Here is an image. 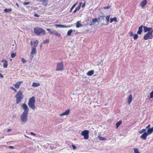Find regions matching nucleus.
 <instances>
[{
  "label": "nucleus",
  "mask_w": 153,
  "mask_h": 153,
  "mask_svg": "<svg viewBox=\"0 0 153 153\" xmlns=\"http://www.w3.org/2000/svg\"><path fill=\"white\" fill-rule=\"evenodd\" d=\"M22 107L24 111L21 115V119L22 122L25 123L27 120L29 109L25 103H24L22 105Z\"/></svg>",
  "instance_id": "f257e3e1"
},
{
  "label": "nucleus",
  "mask_w": 153,
  "mask_h": 153,
  "mask_svg": "<svg viewBox=\"0 0 153 153\" xmlns=\"http://www.w3.org/2000/svg\"><path fill=\"white\" fill-rule=\"evenodd\" d=\"M34 31L35 33L38 36H43L45 34V31L43 29L38 27L34 28Z\"/></svg>",
  "instance_id": "f03ea898"
},
{
  "label": "nucleus",
  "mask_w": 153,
  "mask_h": 153,
  "mask_svg": "<svg viewBox=\"0 0 153 153\" xmlns=\"http://www.w3.org/2000/svg\"><path fill=\"white\" fill-rule=\"evenodd\" d=\"M15 97L16 98V103L18 104L24 98L23 93L22 91L20 90L19 91L16 95Z\"/></svg>",
  "instance_id": "7ed1b4c3"
},
{
  "label": "nucleus",
  "mask_w": 153,
  "mask_h": 153,
  "mask_svg": "<svg viewBox=\"0 0 153 153\" xmlns=\"http://www.w3.org/2000/svg\"><path fill=\"white\" fill-rule=\"evenodd\" d=\"M35 98L34 97H33L29 99L28 103V105L33 110H34L35 108Z\"/></svg>",
  "instance_id": "20e7f679"
},
{
  "label": "nucleus",
  "mask_w": 153,
  "mask_h": 153,
  "mask_svg": "<svg viewBox=\"0 0 153 153\" xmlns=\"http://www.w3.org/2000/svg\"><path fill=\"white\" fill-rule=\"evenodd\" d=\"M153 32H152V31L150 32H148L144 36V39L146 40L149 39H152L153 37L152 35Z\"/></svg>",
  "instance_id": "39448f33"
},
{
  "label": "nucleus",
  "mask_w": 153,
  "mask_h": 153,
  "mask_svg": "<svg viewBox=\"0 0 153 153\" xmlns=\"http://www.w3.org/2000/svg\"><path fill=\"white\" fill-rule=\"evenodd\" d=\"M89 133L88 130H85L81 132V135L84 136V139L87 140L89 138Z\"/></svg>",
  "instance_id": "423d86ee"
},
{
  "label": "nucleus",
  "mask_w": 153,
  "mask_h": 153,
  "mask_svg": "<svg viewBox=\"0 0 153 153\" xmlns=\"http://www.w3.org/2000/svg\"><path fill=\"white\" fill-rule=\"evenodd\" d=\"M143 30L144 32H146L147 31L148 32H150L152 31L153 32V29L152 28L148 27L146 26L143 27Z\"/></svg>",
  "instance_id": "0eeeda50"
},
{
  "label": "nucleus",
  "mask_w": 153,
  "mask_h": 153,
  "mask_svg": "<svg viewBox=\"0 0 153 153\" xmlns=\"http://www.w3.org/2000/svg\"><path fill=\"white\" fill-rule=\"evenodd\" d=\"M36 49L35 48L33 47L32 48L31 51V59H32L33 56V55L34 54H36Z\"/></svg>",
  "instance_id": "6e6552de"
},
{
  "label": "nucleus",
  "mask_w": 153,
  "mask_h": 153,
  "mask_svg": "<svg viewBox=\"0 0 153 153\" xmlns=\"http://www.w3.org/2000/svg\"><path fill=\"white\" fill-rule=\"evenodd\" d=\"M22 83H23L22 81H19L16 82L15 84H14L13 86L16 88L18 89L19 88L20 85Z\"/></svg>",
  "instance_id": "1a4fd4ad"
},
{
  "label": "nucleus",
  "mask_w": 153,
  "mask_h": 153,
  "mask_svg": "<svg viewBox=\"0 0 153 153\" xmlns=\"http://www.w3.org/2000/svg\"><path fill=\"white\" fill-rule=\"evenodd\" d=\"M70 112V109H67L65 111L61 114H59V115L60 116H62L64 115H69V113Z\"/></svg>",
  "instance_id": "9d476101"
},
{
  "label": "nucleus",
  "mask_w": 153,
  "mask_h": 153,
  "mask_svg": "<svg viewBox=\"0 0 153 153\" xmlns=\"http://www.w3.org/2000/svg\"><path fill=\"white\" fill-rule=\"evenodd\" d=\"M98 22V19L97 18H94L92 19V21H90L89 22V25L91 26L93 25L97 22Z\"/></svg>",
  "instance_id": "9b49d317"
},
{
  "label": "nucleus",
  "mask_w": 153,
  "mask_h": 153,
  "mask_svg": "<svg viewBox=\"0 0 153 153\" xmlns=\"http://www.w3.org/2000/svg\"><path fill=\"white\" fill-rule=\"evenodd\" d=\"M148 135L146 132L144 133L140 137V138L144 140H146L147 139V137Z\"/></svg>",
  "instance_id": "f8f14e48"
},
{
  "label": "nucleus",
  "mask_w": 153,
  "mask_h": 153,
  "mask_svg": "<svg viewBox=\"0 0 153 153\" xmlns=\"http://www.w3.org/2000/svg\"><path fill=\"white\" fill-rule=\"evenodd\" d=\"M1 62L3 63V66L4 67H7V61L5 59H2L1 61Z\"/></svg>",
  "instance_id": "ddd939ff"
},
{
  "label": "nucleus",
  "mask_w": 153,
  "mask_h": 153,
  "mask_svg": "<svg viewBox=\"0 0 153 153\" xmlns=\"http://www.w3.org/2000/svg\"><path fill=\"white\" fill-rule=\"evenodd\" d=\"M143 27V25H141L140 26L139 28H138V31L137 32V33L138 34H141V33L143 31V29L142 28Z\"/></svg>",
  "instance_id": "4468645a"
},
{
  "label": "nucleus",
  "mask_w": 153,
  "mask_h": 153,
  "mask_svg": "<svg viewBox=\"0 0 153 153\" xmlns=\"http://www.w3.org/2000/svg\"><path fill=\"white\" fill-rule=\"evenodd\" d=\"M147 3L146 0H143L140 3V5L142 7H144Z\"/></svg>",
  "instance_id": "2eb2a0df"
},
{
  "label": "nucleus",
  "mask_w": 153,
  "mask_h": 153,
  "mask_svg": "<svg viewBox=\"0 0 153 153\" xmlns=\"http://www.w3.org/2000/svg\"><path fill=\"white\" fill-rule=\"evenodd\" d=\"M94 73V71L93 70H92L90 71H89L88 72L87 74L86 75H87L89 76H92Z\"/></svg>",
  "instance_id": "dca6fc26"
},
{
  "label": "nucleus",
  "mask_w": 153,
  "mask_h": 153,
  "mask_svg": "<svg viewBox=\"0 0 153 153\" xmlns=\"http://www.w3.org/2000/svg\"><path fill=\"white\" fill-rule=\"evenodd\" d=\"M40 2H42V4L44 5V6H46L48 4V0H45L43 1H40Z\"/></svg>",
  "instance_id": "f3484780"
},
{
  "label": "nucleus",
  "mask_w": 153,
  "mask_h": 153,
  "mask_svg": "<svg viewBox=\"0 0 153 153\" xmlns=\"http://www.w3.org/2000/svg\"><path fill=\"white\" fill-rule=\"evenodd\" d=\"M132 100V95L131 94H130L128 97V103L129 104H130Z\"/></svg>",
  "instance_id": "a211bd4d"
},
{
  "label": "nucleus",
  "mask_w": 153,
  "mask_h": 153,
  "mask_svg": "<svg viewBox=\"0 0 153 153\" xmlns=\"http://www.w3.org/2000/svg\"><path fill=\"white\" fill-rule=\"evenodd\" d=\"M55 26L56 28L60 27V28H66L68 27L66 26H64L62 25H55Z\"/></svg>",
  "instance_id": "6ab92c4d"
},
{
  "label": "nucleus",
  "mask_w": 153,
  "mask_h": 153,
  "mask_svg": "<svg viewBox=\"0 0 153 153\" xmlns=\"http://www.w3.org/2000/svg\"><path fill=\"white\" fill-rule=\"evenodd\" d=\"M40 85V84L38 82H34L33 83L32 86L34 87H37Z\"/></svg>",
  "instance_id": "aec40b11"
},
{
  "label": "nucleus",
  "mask_w": 153,
  "mask_h": 153,
  "mask_svg": "<svg viewBox=\"0 0 153 153\" xmlns=\"http://www.w3.org/2000/svg\"><path fill=\"white\" fill-rule=\"evenodd\" d=\"M113 21H114L115 22H117L118 21L117 19V18L116 17H115L113 18H110V22L111 23H112Z\"/></svg>",
  "instance_id": "412c9836"
},
{
  "label": "nucleus",
  "mask_w": 153,
  "mask_h": 153,
  "mask_svg": "<svg viewBox=\"0 0 153 153\" xmlns=\"http://www.w3.org/2000/svg\"><path fill=\"white\" fill-rule=\"evenodd\" d=\"M53 34L58 37H60L61 36V35L60 33H59L57 32L54 30H53Z\"/></svg>",
  "instance_id": "4be33fe9"
},
{
  "label": "nucleus",
  "mask_w": 153,
  "mask_h": 153,
  "mask_svg": "<svg viewBox=\"0 0 153 153\" xmlns=\"http://www.w3.org/2000/svg\"><path fill=\"white\" fill-rule=\"evenodd\" d=\"M122 121L120 120L117 122L116 124V128H118V127L122 124Z\"/></svg>",
  "instance_id": "5701e85b"
},
{
  "label": "nucleus",
  "mask_w": 153,
  "mask_h": 153,
  "mask_svg": "<svg viewBox=\"0 0 153 153\" xmlns=\"http://www.w3.org/2000/svg\"><path fill=\"white\" fill-rule=\"evenodd\" d=\"M152 132L153 131L151 129V128H149L148 129L146 133L148 135H149L152 133Z\"/></svg>",
  "instance_id": "b1692460"
},
{
  "label": "nucleus",
  "mask_w": 153,
  "mask_h": 153,
  "mask_svg": "<svg viewBox=\"0 0 153 153\" xmlns=\"http://www.w3.org/2000/svg\"><path fill=\"white\" fill-rule=\"evenodd\" d=\"M82 25L81 24L79 21L77 22L76 23V26L78 28L81 27Z\"/></svg>",
  "instance_id": "393cba45"
},
{
  "label": "nucleus",
  "mask_w": 153,
  "mask_h": 153,
  "mask_svg": "<svg viewBox=\"0 0 153 153\" xmlns=\"http://www.w3.org/2000/svg\"><path fill=\"white\" fill-rule=\"evenodd\" d=\"M39 43V41L37 40H36L33 42V46L35 48L37 46Z\"/></svg>",
  "instance_id": "a878e982"
},
{
  "label": "nucleus",
  "mask_w": 153,
  "mask_h": 153,
  "mask_svg": "<svg viewBox=\"0 0 153 153\" xmlns=\"http://www.w3.org/2000/svg\"><path fill=\"white\" fill-rule=\"evenodd\" d=\"M63 62H61L57 63L56 67H63Z\"/></svg>",
  "instance_id": "bb28decb"
},
{
  "label": "nucleus",
  "mask_w": 153,
  "mask_h": 153,
  "mask_svg": "<svg viewBox=\"0 0 153 153\" xmlns=\"http://www.w3.org/2000/svg\"><path fill=\"white\" fill-rule=\"evenodd\" d=\"M80 5L78 6L76 8L73 13H75L77 11L79 10L80 9Z\"/></svg>",
  "instance_id": "cd10ccee"
},
{
  "label": "nucleus",
  "mask_w": 153,
  "mask_h": 153,
  "mask_svg": "<svg viewBox=\"0 0 153 153\" xmlns=\"http://www.w3.org/2000/svg\"><path fill=\"white\" fill-rule=\"evenodd\" d=\"M73 32V30L72 29H71L68 31L67 32V35L68 36H70L71 34V33Z\"/></svg>",
  "instance_id": "c85d7f7f"
},
{
  "label": "nucleus",
  "mask_w": 153,
  "mask_h": 153,
  "mask_svg": "<svg viewBox=\"0 0 153 153\" xmlns=\"http://www.w3.org/2000/svg\"><path fill=\"white\" fill-rule=\"evenodd\" d=\"M12 11V9L10 8V9H7V8H5L4 10V11L5 12H11Z\"/></svg>",
  "instance_id": "c756f323"
},
{
  "label": "nucleus",
  "mask_w": 153,
  "mask_h": 153,
  "mask_svg": "<svg viewBox=\"0 0 153 153\" xmlns=\"http://www.w3.org/2000/svg\"><path fill=\"white\" fill-rule=\"evenodd\" d=\"M98 138L100 140H106V138L102 137L100 136H98Z\"/></svg>",
  "instance_id": "7c9ffc66"
},
{
  "label": "nucleus",
  "mask_w": 153,
  "mask_h": 153,
  "mask_svg": "<svg viewBox=\"0 0 153 153\" xmlns=\"http://www.w3.org/2000/svg\"><path fill=\"white\" fill-rule=\"evenodd\" d=\"M134 153H140V152L139 151L138 149L137 148H134Z\"/></svg>",
  "instance_id": "2f4dec72"
},
{
  "label": "nucleus",
  "mask_w": 153,
  "mask_h": 153,
  "mask_svg": "<svg viewBox=\"0 0 153 153\" xmlns=\"http://www.w3.org/2000/svg\"><path fill=\"white\" fill-rule=\"evenodd\" d=\"M146 129H143L140 131H139V133L140 134H142L143 133H144L146 132Z\"/></svg>",
  "instance_id": "473e14b6"
},
{
  "label": "nucleus",
  "mask_w": 153,
  "mask_h": 153,
  "mask_svg": "<svg viewBox=\"0 0 153 153\" xmlns=\"http://www.w3.org/2000/svg\"><path fill=\"white\" fill-rule=\"evenodd\" d=\"M110 17V15H108L105 17V20L107 22H108L109 21Z\"/></svg>",
  "instance_id": "72a5a7b5"
},
{
  "label": "nucleus",
  "mask_w": 153,
  "mask_h": 153,
  "mask_svg": "<svg viewBox=\"0 0 153 153\" xmlns=\"http://www.w3.org/2000/svg\"><path fill=\"white\" fill-rule=\"evenodd\" d=\"M47 30L51 34H53V30H52L51 29L47 28Z\"/></svg>",
  "instance_id": "f704fd0d"
},
{
  "label": "nucleus",
  "mask_w": 153,
  "mask_h": 153,
  "mask_svg": "<svg viewBox=\"0 0 153 153\" xmlns=\"http://www.w3.org/2000/svg\"><path fill=\"white\" fill-rule=\"evenodd\" d=\"M133 36L134 39H136L138 38V36L137 34H134Z\"/></svg>",
  "instance_id": "c9c22d12"
},
{
  "label": "nucleus",
  "mask_w": 153,
  "mask_h": 153,
  "mask_svg": "<svg viewBox=\"0 0 153 153\" xmlns=\"http://www.w3.org/2000/svg\"><path fill=\"white\" fill-rule=\"evenodd\" d=\"M63 70V68H57L56 70V71H62Z\"/></svg>",
  "instance_id": "e433bc0d"
},
{
  "label": "nucleus",
  "mask_w": 153,
  "mask_h": 153,
  "mask_svg": "<svg viewBox=\"0 0 153 153\" xmlns=\"http://www.w3.org/2000/svg\"><path fill=\"white\" fill-rule=\"evenodd\" d=\"M77 4V2H76V3L74 4L73 6L72 7L71 9V12L72 11V10L75 7L76 5Z\"/></svg>",
  "instance_id": "4c0bfd02"
},
{
  "label": "nucleus",
  "mask_w": 153,
  "mask_h": 153,
  "mask_svg": "<svg viewBox=\"0 0 153 153\" xmlns=\"http://www.w3.org/2000/svg\"><path fill=\"white\" fill-rule=\"evenodd\" d=\"M21 61L23 63H25L26 62V60L24 58H21Z\"/></svg>",
  "instance_id": "58836bf2"
},
{
  "label": "nucleus",
  "mask_w": 153,
  "mask_h": 153,
  "mask_svg": "<svg viewBox=\"0 0 153 153\" xmlns=\"http://www.w3.org/2000/svg\"><path fill=\"white\" fill-rule=\"evenodd\" d=\"M16 56V54L15 53H13L11 54V57L12 58Z\"/></svg>",
  "instance_id": "ea45409f"
},
{
  "label": "nucleus",
  "mask_w": 153,
  "mask_h": 153,
  "mask_svg": "<svg viewBox=\"0 0 153 153\" xmlns=\"http://www.w3.org/2000/svg\"><path fill=\"white\" fill-rule=\"evenodd\" d=\"M111 7V5H108L107 6L104 7H103V8L104 9H108V8H110Z\"/></svg>",
  "instance_id": "a19ab883"
},
{
  "label": "nucleus",
  "mask_w": 153,
  "mask_h": 153,
  "mask_svg": "<svg viewBox=\"0 0 153 153\" xmlns=\"http://www.w3.org/2000/svg\"><path fill=\"white\" fill-rule=\"evenodd\" d=\"M150 98H153V91L150 94Z\"/></svg>",
  "instance_id": "79ce46f5"
},
{
  "label": "nucleus",
  "mask_w": 153,
  "mask_h": 153,
  "mask_svg": "<svg viewBox=\"0 0 153 153\" xmlns=\"http://www.w3.org/2000/svg\"><path fill=\"white\" fill-rule=\"evenodd\" d=\"M43 42L44 43H48L49 42V40L48 39H46V40L44 41Z\"/></svg>",
  "instance_id": "37998d69"
},
{
  "label": "nucleus",
  "mask_w": 153,
  "mask_h": 153,
  "mask_svg": "<svg viewBox=\"0 0 153 153\" xmlns=\"http://www.w3.org/2000/svg\"><path fill=\"white\" fill-rule=\"evenodd\" d=\"M72 147L73 149H76V146H75V145H74V144L72 145Z\"/></svg>",
  "instance_id": "c03bdc74"
},
{
  "label": "nucleus",
  "mask_w": 153,
  "mask_h": 153,
  "mask_svg": "<svg viewBox=\"0 0 153 153\" xmlns=\"http://www.w3.org/2000/svg\"><path fill=\"white\" fill-rule=\"evenodd\" d=\"M30 3V2H25V3L23 4H24V5H28V4Z\"/></svg>",
  "instance_id": "a18cd8bd"
},
{
  "label": "nucleus",
  "mask_w": 153,
  "mask_h": 153,
  "mask_svg": "<svg viewBox=\"0 0 153 153\" xmlns=\"http://www.w3.org/2000/svg\"><path fill=\"white\" fill-rule=\"evenodd\" d=\"M34 16L36 17H39L40 16L39 15L36 13H35L34 14Z\"/></svg>",
  "instance_id": "49530a36"
},
{
  "label": "nucleus",
  "mask_w": 153,
  "mask_h": 153,
  "mask_svg": "<svg viewBox=\"0 0 153 153\" xmlns=\"http://www.w3.org/2000/svg\"><path fill=\"white\" fill-rule=\"evenodd\" d=\"M129 34L130 36H133L134 35L133 33L132 32H130Z\"/></svg>",
  "instance_id": "de8ad7c7"
},
{
  "label": "nucleus",
  "mask_w": 153,
  "mask_h": 153,
  "mask_svg": "<svg viewBox=\"0 0 153 153\" xmlns=\"http://www.w3.org/2000/svg\"><path fill=\"white\" fill-rule=\"evenodd\" d=\"M9 148L10 149H13L14 148V147L13 146H9Z\"/></svg>",
  "instance_id": "09e8293b"
},
{
  "label": "nucleus",
  "mask_w": 153,
  "mask_h": 153,
  "mask_svg": "<svg viewBox=\"0 0 153 153\" xmlns=\"http://www.w3.org/2000/svg\"><path fill=\"white\" fill-rule=\"evenodd\" d=\"M150 126V125H149L148 126H147V127H146V128L145 129H148V128H149Z\"/></svg>",
  "instance_id": "8fccbe9b"
},
{
  "label": "nucleus",
  "mask_w": 153,
  "mask_h": 153,
  "mask_svg": "<svg viewBox=\"0 0 153 153\" xmlns=\"http://www.w3.org/2000/svg\"><path fill=\"white\" fill-rule=\"evenodd\" d=\"M30 134L31 135H33L34 136H35L36 135V134L34 133H33V132H30Z\"/></svg>",
  "instance_id": "3c124183"
},
{
  "label": "nucleus",
  "mask_w": 153,
  "mask_h": 153,
  "mask_svg": "<svg viewBox=\"0 0 153 153\" xmlns=\"http://www.w3.org/2000/svg\"><path fill=\"white\" fill-rule=\"evenodd\" d=\"M0 77H1V78H3L4 77V76H3L2 74H1V73H0Z\"/></svg>",
  "instance_id": "603ef678"
},
{
  "label": "nucleus",
  "mask_w": 153,
  "mask_h": 153,
  "mask_svg": "<svg viewBox=\"0 0 153 153\" xmlns=\"http://www.w3.org/2000/svg\"><path fill=\"white\" fill-rule=\"evenodd\" d=\"M11 130H12V129H9L7 130V131L8 132H10V131H11Z\"/></svg>",
  "instance_id": "864d4df0"
},
{
  "label": "nucleus",
  "mask_w": 153,
  "mask_h": 153,
  "mask_svg": "<svg viewBox=\"0 0 153 153\" xmlns=\"http://www.w3.org/2000/svg\"><path fill=\"white\" fill-rule=\"evenodd\" d=\"M10 88L11 89L13 90L15 89V88L13 87H10Z\"/></svg>",
  "instance_id": "5fc2aeb1"
},
{
  "label": "nucleus",
  "mask_w": 153,
  "mask_h": 153,
  "mask_svg": "<svg viewBox=\"0 0 153 153\" xmlns=\"http://www.w3.org/2000/svg\"><path fill=\"white\" fill-rule=\"evenodd\" d=\"M13 90L15 91V92H17V90L15 88Z\"/></svg>",
  "instance_id": "6e6d98bb"
},
{
  "label": "nucleus",
  "mask_w": 153,
  "mask_h": 153,
  "mask_svg": "<svg viewBox=\"0 0 153 153\" xmlns=\"http://www.w3.org/2000/svg\"><path fill=\"white\" fill-rule=\"evenodd\" d=\"M85 3L84 4L82 5V7H84L85 6Z\"/></svg>",
  "instance_id": "4d7b16f0"
},
{
  "label": "nucleus",
  "mask_w": 153,
  "mask_h": 153,
  "mask_svg": "<svg viewBox=\"0 0 153 153\" xmlns=\"http://www.w3.org/2000/svg\"><path fill=\"white\" fill-rule=\"evenodd\" d=\"M82 4V2H80L79 4V6H80V7L81 6V4Z\"/></svg>",
  "instance_id": "13d9d810"
},
{
  "label": "nucleus",
  "mask_w": 153,
  "mask_h": 153,
  "mask_svg": "<svg viewBox=\"0 0 153 153\" xmlns=\"http://www.w3.org/2000/svg\"><path fill=\"white\" fill-rule=\"evenodd\" d=\"M30 44H31V46H32L33 45V44H32V41H31V42H30Z\"/></svg>",
  "instance_id": "bf43d9fd"
},
{
  "label": "nucleus",
  "mask_w": 153,
  "mask_h": 153,
  "mask_svg": "<svg viewBox=\"0 0 153 153\" xmlns=\"http://www.w3.org/2000/svg\"><path fill=\"white\" fill-rule=\"evenodd\" d=\"M151 128V129L152 131H153V127Z\"/></svg>",
  "instance_id": "052dcab7"
},
{
  "label": "nucleus",
  "mask_w": 153,
  "mask_h": 153,
  "mask_svg": "<svg viewBox=\"0 0 153 153\" xmlns=\"http://www.w3.org/2000/svg\"><path fill=\"white\" fill-rule=\"evenodd\" d=\"M16 4L18 7H19V5H18V4L17 3Z\"/></svg>",
  "instance_id": "680f3d73"
},
{
  "label": "nucleus",
  "mask_w": 153,
  "mask_h": 153,
  "mask_svg": "<svg viewBox=\"0 0 153 153\" xmlns=\"http://www.w3.org/2000/svg\"><path fill=\"white\" fill-rule=\"evenodd\" d=\"M4 137H0V139H1V138H3Z\"/></svg>",
  "instance_id": "e2e57ef3"
},
{
  "label": "nucleus",
  "mask_w": 153,
  "mask_h": 153,
  "mask_svg": "<svg viewBox=\"0 0 153 153\" xmlns=\"http://www.w3.org/2000/svg\"><path fill=\"white\" fill-rule=\"evenodd\" d=\"M25 137H27L26 135H25Z\"/></svg>",
  "instance_id": "0e129e2a"
},
{
  "label": "nucleus",
  "mask_w": 153,
  "mask_h": 153,
  "mask_svg": "<svg viewBox=\"0 0 153 153\" xmlns=\"http://www.w3.org/2000/svg\"><path fill=\"white\" fill-rule=\"evenodd\" d=\"M12 45L13 46H14V44H13V45Z\"/></svg>",
  "instance_id": "69168bd1"
},
{
  "label": "nucleus",
  "mask_w": 153,
  "mask_h": 153,
  "mask_svg": "<svg viewBox=\"0 0 153 153\" xmlns=\"http://www.w3.org/2000/svg\"><path fill=\"white\" fill-rule=\"evenodd\" d=\"M12 48V50L13 49H14V48Z\"/></svg>",
  "instance_id": "338daca9"
},
{
  "label": "nucleus",
  "mask_w": 153,
  "mask_h": 153,
  "mask_svg": "<svg viewBox=\"0 0 153 153\" xmlns=\"http://www.w3.org/2000/svg\"><path fill=\"white\" fill-rule=\"evenodd\" d=\"M13 117H14H14H16V116H13Z\"/></svg>",
  "instance_id": "774afa93"
}]
</instances>
